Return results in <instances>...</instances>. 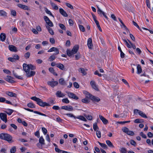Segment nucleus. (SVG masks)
I'll list each match as a JSON object with an SVG mask.
<instances>
[{
    "label": "nucleus",
    "instance_id": "nucleus-1",
    "mask_svg": "<svg viewBox=\"0 0 153 153\" xmlns=\"http://www.w3.org/2000/svg\"><path fill=\"white\" fill-rule=\"evenodd\" d=\"M30 99L37 102V103L39 106L44 107L45 106H50V105L47 102H44L41 99L36 97H33Z\"/></svg>",
    "mask_w": 153,
    "mask_h": 153
},
{
    "label": "nucleus",
    "instance_id": "nucleus-2",
    "mask_svg": "<svg viewBox=\"0 0 153 153\" xmlns=\"http://www.w3.org/2000/svg\"><path fill=\"white\" fill-rule=\"evenodd\" d=\"M0 138L8 141L9 143L12 142V137L11 135L7 133H1L0 134Z\"/></svg>",
    "mask_w": 153,
    "mask_h": 153
},
{
    "label": "nucleus",
    "instance_id": "nucleus-3",
    "mask_svg": "<svg viewBox=\"0 0 153 153\" xmlns=\"http://www.w3.org/2000/svg\"><path fill=\"white\" fill-rule=\"evenodd\" d=\"M24 70H34L36 69V66L31 64L27 65L26 63H24L23 65Z\"/></svg>",
    "mask_w": 153,
    "mask_h": 153
},
{
    "label": "nucleus",
    "instance_id": "nucleus-4",
    "mask_svg": "<svg viewBox=\"0 0 153 153\" xmlns=\"http://www.w3.org/2000/svg\"><path fill=\"white\" fill-rule=\"evenodd\" d=\"M99 4L98 5H97V7L98 9V10H97V12L100 15V16H102V14L103 16L107 19H108V18L107 16L106 15L105 13L103 11H102V10H101L100 8L99 7V6L101 7V5L102 4L100 2H99Z\"/></svg>",
    "mask_w": 153,
    "mask_h": 153
},
{
    "label": "nucleus",
    "instance_id": "nucleus-5",
    "mask_svg": "<svg viewBox=\"0 0 153 153\" xmlns=\"http://www.w3.org/2000/svg\"><path fill=\"white\" fill-rule=\"evenodd\" d=\"M25 72L26 76L28 77H31L33 76L36 74V72L34 71L31 70L30 71V70H24Z\"/></svg>",
    "mask_w": 153,
    "mask_h": 153
},
{
    "label": "nucleus",
    "instance_id": "nucleus-6",
    "mask_svg": "<svg viewBox=\"0 0 153 153\" xmlns=\"http://www.w3.org/2000/svg\"><path fill=\"white\" fill-rule=\"evenodd\" d=\"M61 109L70 111H72L74 110L73 107L71 105L63 106L61 107Z\"/></svg>",
    "mask_w": 153,
    "mask_h": 153
},
{
    "label": "nucleus",
    "instance_id": "nucleus-7",
    "mask_svg": "<svg viewBox=\"0 0 153 153\" xmlns=\"http://www.w3.org/2000/svg\"><path fill=\"white\" fill-rule=\"evenodd\" d=\"M66 93L67 94L68 96L70 98L75 100H78L79 99L78 97L74 93L68 92H66Z\"/></svg>",
    "mask_w": 153,
    "mask_h": 153
},
{
    "label": "nucleus",
    "instance_id": "nucleus-8",
    "mask_svg": "<svg viewBox=\"0 0 153 153\" xmlns=\"http://www.w3.org/2000/svg\"><path fill=\"white\" fill-rule=\"evenodd\" d=\"M52 51H55V53L54 54L55 55H57L59 53V49L56 48L54 47H52L48 51V52H50Z\"/></svg>",
    "mask_w": 153,
    "mask_h": 153
},
{
    "label": "nucleus",
    "instance_id": "nucleus-9",
    "mask_svg": "<svg viewBox=\"0 0 153 153\" xmlns=\"http://www.w3.org/2000/svg\"><path fill=\"white\" fill-rule=\"evenodd\" d=\"M0 118L5 123H6L7 121V114L4 113H0Z\"/></svg>",
    "mask_w": 153,
    "mask_h": 153
},
{
    "label": "nucleus",
    "instance_id": "nucleus-10",
    "mask_svg": "<svg viewBox=\"0 0 153 153\" xmlns=\"http://www.w3.org/2000/svg\"><path fill=\"white\" fill-rule=\"evenodd\" d=\"M13 78L10 76H7V77L4 78V79L9 82L13 83L15 82V81L12 79Z\"/></svg>",
    "mask_w": 153,
    "mask_h": 153
},
{
    "label": "nucleus",
    "instance_id": "nucleus-11",
    "mask_svg": "<svg viewBox=\"0 0 153 153\" xmlns=\"http://www.w3.org/2000/svg\"><path fill=\"white\" fill-rule=\"evenodd\" d=\"M90 84L92 88L94 90L96 91L98 90V88L97 85H96L95 82L94 81H91L90 82Z\"/></svg>",
    "mask_w": 153,
    "mask_h": 153
},
{
    "label": "nucleus",
    "instance_id": "nucleus-12",
    "mask_svg": "<svg viewBox=\"0 0 153 153\" xmlns=\"http://www.w3.org/2000/svg\"><path fill=\"white\" fill-rule=\"evenodd\" d=\"M58 83V82L57 81H49L48 82V84L52 87H54L55 86L57 85Z\"/></svg>",
    "mask_w": 153,
    "mask_h": 153
},
{
    "label": "nucleus",
    "instance_id": "nucleus-13",
    "mask_svg": "<svg viewBox=\"0 0 153 153\" xmlns=\"http://www.w3.org/2000/svg\"><path fill=\"white\" fill-rule=\"evenodd\" d=\"M5 94L7 95L12 97H16L17 96V94H16L10 91L6 92Z\"/></svg>",
    "mask_w": 153,
    "mask_h": 153
},
{
    "label": "nucleus",
    "instance_id": "nucleus-14",
    "mask_svg": "<svg viewBox=\"0 0 153 153\" xmlns=\"http://www.w3.org/2000/svg\"><path fill=\"white\" fill-rule=\"evenodd\" d=\"M17 6L23 9L27 10H30L29 7L27 6L22 5L21 4H18Z\"/></svg>",
    "mask_w": 153,
    "mask_h": 153
},
{
    "label": "nucleus",
    "instance_id": "nucleus-15",
    "mask_svg": "<svg viewBox=\"0 0 153 153\" xmlns=\"http://www.w3.org/2000/svg\"><path fill=\"white\" fill-rule=\"evenodd\" d=\"M90 99L93 101L97 102H98L100 100V98L98 97L94 96L93 95L91 96Z\"/></svg>",
    "mask_w": 153,
    "mask_h": 153
},
{
    "label": "nucleus",
    "instance_id": "nucleus-16",
    "mask_svg": "<svg viewBox=\"0 0 153 153\" xmlns=\"http://www.w3.org/2000/svg\"><path fill=\"white\" fill-rule=\"evenodd\" d=\"M9 50L12 51L16 52L17 51L16 48L13 45H9L8 46Z\"/></svg>",
    "mask_w": 153,
    "mask_h": 153
},
{
    "label": "nucleus",
    "instance_id": "nucleus-17",
    "mask_svg": "<svg viewBox=\"0 0 153 153\" xmlns=\"http://www.w3.org/2000/svg\"><path fill=\"white\" fill-rule=\"evenodd\" d=\"M56 96L58 97H63L65 96V95L62 93L61 91H57L56 93Z\"/></svg>",
    "mask_w": 153,
    "mask_h": 153
},
{
    "label": "nucleus",
    "instance_id": "nucleus-18",
    "mask_svg": "<svg viewBox=\"0 0 153 153\" xmlns=\"http://www.w3.org/2000/svg\"><path fill=\"white\" fill-rule=\"evenodd\" d=\"M59 12L62 15L65 17L68 16V15L66 12L62 9L60 8L59 9Z\"/></svg>",
    "mask_w": 153,
    "mask_h": 153
},
{
    "label": "nucleus",
    "instance_id": "nucleus-19",
    "mask_svg": "<svg viewBox=\"0 0 153 153\" xmlns=\"http://www.w3.org/2000/svg\"><path fill=\"white\" fill-rule=\"evenodd\" d=\"M99 117L100 119L102 121V122L104 124H106L108 123V120L102 116L100 115Z\"/></svg>",
    "mask_w": 153,
    "mask_h": 153
},
{
    "label": "nucleus",
    "instance_id": "nucleus-20",
    "mask_svg": "<svg viewBox=\"0 0 153 153\" xmlns=\"http://www.w3.org/2000/svg\"><path fill=\"white\" fill-rule=\"evenodd\" d=\"M92 39L91 38H89L88 39V43L87 45L88 46L90 49H91L92 47L93 46L92 44Z\"/></svg>",
    "mask_w": 153,
    "mask_h": 153
},
{
    "label": "nucleus",
    "instance_id": "nucleus-21",
    "mask_svg": "<svg viewBox=\"0 0 153 153\" xmlns=\"http://www.w3.org/2000/svg\"><path fill=\"white\" fill-rule=\"evenodd\" d=\"M79 48V45H76L74 47L71 51L74 53L75 54L77 52Z\"/></svg>",
    "mask_w": 153,
    "mask_h": 153
},
{
    "label": "nucleus",
    "instance_id": "nucleus-22",
    "mask_svg": "<svg viewBox=\"0 0 153 153\" xmlns=\"http://www.w3.org/2000/svg\"><path fill=\"white\" fill-rule=\"evenodd\" d=\"M79 71L83 75H85L86 74L87 69H84L83 68H80L79 69Z\"/></svg>",
    "mask_w": 153,
    "mask_h": 153
},
{
    "label": "nucleus",
    "instance_id": "nucleus-23",
    "mask_svg": "<svg viewBox=\"0 0 153 153\" xmlns=\"http://www.w3.org/2000/svg\"><path fill=\"white\" fill-rule=\"evenodd\" d=\"M83 93L85 95L86 97L90 98V99L91 97V96L92 95L89 93L85 91H83Z\"/></svg>",
    "mask_w": 153,
    "mask_h": 153
},
{
    "label": "nucleus",
    "instance_id": "nucleus-24",
    "mask_svg": "<svg viewBox=\"0 0 153 153\" xmlns=\"http://www.w3.org/2000/svg\"><path fill=\"white\" fill-rule=\"evenodd\" d=\"M76 119H79L81 120L86 122L87 120L86 119L84 116L82 115H79L77 117L76 116Z\"/></svg>",
    "mask_w": 153,
    "mask_h": 153
},
{
    "label": "nucleus",
    "instance_id": "nucleus-25",
    "mask_svg": "<svg viewBox=\"0 0 153 153\" xmlns=\"http://www.w3.org/2000/svg\"><path fill=\"white\" fill-rule=\"evenodd\" d=\"M6 35L4 33H1L0 35V38L2 41H4L6 39Z\"/></svg>",
    "mask_w": 153,
    "mask_h": 153
},
{
    "label": "nucleus",
    "instance_id": "nucleus-26",
    "mask_svg": "<svg viewBox=\"0 0 153 153\" xmlns=\"http://www.w3.org/2000/svg\"><path fill=\"white\" fill-rule=\"evenodd\" d=\"M59 82L60 84L63 85H66L65 81L63 78H61L59 80Z\"/></svg>",
    "mask_w": 153,
    "mask_h": 153
},
{
    "label": "nucleus",
    "instance_id": "nucleus-27",
    "mask_svg": "<svg viewBox=\"0 0 153 153\" xmlns=\"http://www.w3.org/2000/svg\"><path fill=\"white\" fill-rule=\"evenodd\" d=\"M137 74H140L141 73L142 71V69L141 66L139 64L137 65Z\"/></svg>",
    "mask_w": 153,
    "mask_h": 153
},
{
    "label": "nucleus",
    "instance_id": "nucleus-28",
    "mask_svg": "<svg viewBox=\"0 0 153 153\" xmlns=\"http://www.w3.org/2000/svg\"><path fill=\"white\" fill-rule=\"evenodd\" d=\"M39 143L42 145H45V140L42 136H41L39 140Z\"/></svg>",
    "mask_w": 153,
    "mask_h": 153
},
{
    "label": "nucleus",
    "instance_id": "nucleus-29",
    "mask_svg": "<svg viewBox=\"0 0 153 153\" xmlns=\"http://www.w3.org/2000/svg\"><path fill=\"white\" fill-rule=\"evenodd\" d=\"M46 27L48 30L49 33L51 35H54V32L51 28H50L49 26H46Z\"/></svg>",
    "mask_w": 153,
    "mask_h": 153
},
{
    "label": "nucleus",
    "instance_id": "nucleus-30",
    "mask_svg": "<svg viewBox=\"0 0 153 153\" xmlns=\"http://www.w3.org/2000/svg\"><path fill=\"white\" fill-rule=\"evenodd\" d=\"M56 67L62 70H64V65L62 64H57Z\"/></svg>",
    "mask_w": 153,
    "mask_h": 153
},
{
    "label": "nucleus",
    "instance_id": "nucleus-31",
    "mask_svg": "<svg viewBox=\"0 0 153 153\" xmlns=\"http://www.w3.org/2000/svg\"><path fill=\"white\" fill-rule=\"evenodd\" d=\"M30 112H33L34 113H36V114H39L40 115H42V116H47L46 114H43L42 113H41V112H39L38 111H33V110H32V109H30Z\"/></svg>",
    "mask_w": 153,
    "mask_h": 153
},
{
    "label": "nucleus",
    "instance_id": "nucleus-32",
    "mask_svg": "<svg viewBox=\"0 0 153 153\" xmlns=\"http://www.w3.org/2000/svg\"><path fill=\"white\" fill-rule=\"evenodd\" d=\"M0 16H7V13L3 10H0Z\"/></svg>",
    "mask_w": 153,
    "mask_h": 153
},
{
    "label": "nucleus",
    "instance_id": "nucleus-33",
    "mask_svg": "<svg viewBox=\"0 0 153 153\" xmlns=\"http://www.w3.org/2000/svg\"><path fill=\"white\" fill-rule=\"evenodd\" d=\"M118 50L120 52V56H121V58H124L125 56V54L122 51L120 47V46H119L118 47Z\"/></svg>",
    "mask_w": 153,
    "mask_h": 153
},
{
    "label": "nucleus",
    "instance_id": "nucleus-34",
    "mask_svg": "<svg viewBox=\"0 0 153 153\" xmlns=\"http://www.w3.org/2000/svg\"><path fill=\"white\" fill-rule=\"evenodd\" d=\"M49 71L51 73L53 74L55 76H57V74L56 73V72H54V70L53 68H49Z\"/></svg>",
    "mask_w": 153,
    "mask_h": 153
},
{
    "label": "nucleus",
    "instance_id": "nucleus-35",
    "mask_svg": "<svg viewBox=\"0 0 153 153\" xmlns=\"http://www.w3.org/2000/svg\"><path fill=\"white\" fill-rule=\"evenodd\" d=\"M106 143L110 147L114 148V146L111 142L109 140L106 141Z\"/></svg>",
    "mask_w": 153,
    "mask_h": 153
},
{
    "label": "nucleus",
    "instance_id": "nucleus-36",
    "mask_svg": "<svg viewBox=\"0 0 153 153\" xmlns=\"http://www.w3.org/2000/svg\"><path fill=\"white\" fill-rule=\"evenodd\" d=\"M55 55L53 54L51 55L48 58V61H52L54 60L56 58V57L55 56Z\"/></svg>",
    "mask_w": 153,
    "mask_h": 153
},
{
    "label": "nucleus",
    "instance_id": "nucleus-37",
    "mask_svg": "<svg viewBox=\"0 0 153 153\" xmlns=\"http://www.w3.org/2000/svg\"><path fill=\"white\" fill-rule=\"evenodd\" d=\"M66 52L67 55L69 56H71L74 54L72 51L69 50H67Z\"/></svg>",
    "mask_w": 153,
    "mask_h": 153
},
{
    "label": "nucleus",
    "instance_id": "nucleus-38",
    "mask_svg": "<svg viewBox=\"0 0 153 153\" xmlns=\"http://www.w3.org/2000/svg\"><path fill=\"white\" fill-rule=\"evenodd\" d=\"M27 106L29 108H35V105L32 102H29L27 104Z\"/></svg>",
    "mask_w": 153,
    "mask_h": 153
},
{
    "label": "nucleus",
    "instance_id": "nucleus-39",
    "mask_svg": "<svg viewBox=\"0 0 153 153\" xmlns=\"http://www.w3.org/2000/svg\"><path fill=\"white\" fill-rule=\"evenodd\" d=\"M13 75L17 78L20 79H23V78L22 77L20 76H17L16 73L14 71H13Z\"/></svg>",
    "mask_w": 153,
    "mask_h": 153
},
{
    "label": "nucleus",
    "instance_id": "nucleus-40",
    "mask_svg": "<svg viewBox=\"0 0 153 153\" xmlns=\"http://www.w3.org/2000/svg\"><path fill=\"white\" fill-rule=\"evenodd\" d=\"M139 114L143 118H147V117L146 114L141 111L140 112Z\"/></svg>",
    "mask_w": 153,
    "mask_h": 153
},
{
    "label": "nucleus",
    "instance_id": "nucleus-41",
    "mask_svg": "<svg viewBox=\"0 0 153 153\" xmlns=\"http://www.w3.org/2000/svg\"><path fill=\"white\" fill-rule=\"evenodd\" d=\"M84 116L88 120H91L92 119V117L91 115H88L87 116L86 114H84Z\"/></svg>",
    "mask_w": 153,
    "mask_h": 153
},
{
    "label": "nucleus",
    "instance_id": "nucleus-42",
    "mask_svg": "<svg viewBox=\"0 0 153 153\" xmlns=\"http://www.w3.org/2000/svg\"><path fill=\"white\" fill-rule=\"evenodd\" d=\"M98 143L99 145L104 149H107L108 147L105 144L101 143L99 142H98Z\"/></svg>",
    "mask_w": 153,
    "mask_h": 153
},
{
    "label": "nucleus",
    "instance_id": "nucleus-43",
    "mask_svg": "<svg viewBox=\"0 0 153 153\" xmlns=\"http://www.w3.org/2000/svg\"><path fill=\"white\" fill-rule=\"evenodd\" d=\"M68 117H73L74 119H76V116L74 115L73 114L71 113H68L65 114Z\"/></svg>",
    "mask_w": 153,
    "mask_h": 153
},
{
    "label": "nucleus",
    "instance_id": "nucleus-44",
    "mask_svg": "<svg viewBox=\"0 0 153 153\" xmlns=\"http://www.w3.org/2000/svg\"><path fill=\"white\" fill-rule=\"evenodd\" d=\"M45 12L48 14H49V15H50V16H53V17H54L53 15L51 13V11H49V10H48V9L46 7H45Z\"/></svg>",
    "mask_w": 153,
    "mask_h": 153
},
{
    "label": "nucleus",
    "instance_id": "nucleus-45",
    "mask_svg": "<svg viewBox=\"0 0 153 153\" xmlns=\"http://www.w3.org/2000/svg\"><path fill=\"white\" fill-rule=\"evenodd\" d=\"M62 101L63 102L67 104L69 103L70 102V101L67 98L62 99Z\"/></svg>",
    "mask_w": 153,
    "mask_h": 153
},
{
    "label": "nucleus",
    "instance_id": "nucleus-46",
    "mask_svg": "<svg viewBox=\"0 0 153 153\" xmlns=\"http://www.w3.org/2000/svg\"><path fill=\"white\" fill-rule=\"evenodd\" d=\"M93 128L94 131H96L97 129H99V128L97 125V123H95L93 125Z\"/></svg>",
    "mask_w": 153,
    "mask_h": 153
},
{
    "label": "nucleus",
    "instance_id": "nucleus-47",
    "mask_svg": "<svg viewBox=\"0 0 153 153\" xmlns=\"http://www.w3.org/2000/svg\"><path fill=\"white\" fill-rule=\"evenodd\" d=\"M122 25H121L122 28H124V29L127 31H129V30L128 29L127 27L123 23L121 24Z\"/></svg>",
    "mask_w": 153,
    "mask_h": 153
},
{
    "label": "nucleus",
    "instance_id": "nucleus-48",
    "mask_svg": "<svg viewBox=\"0 0 153 153\" xmlns=\"http://www.w3.org/2000/svg\"><path fill=\"white\" fill-rule=\"evenodd\" d=\"M16 151V149L15 146L13 147L10 150L11 153H15Z\"/></svg>",
    "mask_w": 153,
    "mask_h": 153
},
{
    "label": "nucleus",
    "instance_id": "nucleus-49",
    "mask_svg": "<svg viewBox=\"0 0 153 153\" xmlns=\"http://www.w3.org/2000/svg\"><path fill=\"white\" fill-rule=\"evenodd\" d=\"M13 111H14L12 109H8V111H6V112L8 115H10L12 114Z\"/></svg>",
    "mask_w": 153,
    "mask_h": 153
},
{
    "label": "nucleus",
    "instance_id": "nucleus-50",
    "mask_svg": "<svg viewBox=\"0 0 153 153\" xmlns=\"http://www.w3.org/2000/svg\"><path fill=\"white\" fill-rule=\"evenodd\" d=\"M46 23L48 24V26L49 27H53V25L52 22L50 20L47 22H46Z\"/></svg>",
    "mask_w": 153,
    "mask_h": 153
},
{
    "label": "nucleus",
    "instance_id": "nucleus-51",
    "mask_svg": "<svg viewBox=\"0 0 153 153\" xmlns=\"http://www.w3.org/2000/svg\"><path fill=\"white\" fill-rule=\"evenodd\" d=\"M13 59L15 60V61L18 60L19 59V56L17 55V54H15L13 55Z\"/></svg>",
    "mask_w": 153,
    "mask_h": 153
},
{
    "label": "nucleus",
    "instance_id": "nucleus-52",
    "mask_svg": "<svg viewBox=\"0 0 153 153\" xmlns=\"http://www.w3.org/2000/svg\"><path fill=\"white\" fill-rule=\"evenodd\" d=\"M129 130V129L128 128L126 127H124L122 129V131L126 133L127 134V133H128V131Z\"/></svg>",
    "mask_w": 153,
    "mask_h": 153
},
{
    "label": "nucleus",
    "instance_id": "nucleus-53",
    "mask_svg": "<svg viewBox=\"0 0 153 153\" xmlns=\"http://www.w3.org/2000/svg\"><path fill=\"white\" fill-rule=\"evenodd\" d=\"M51 5L54 9L57 10L58 9V7L54 3H51Z\"/></svg>",
    "mask_w": 153,
    "mask_h": 153
},
{
    "label": "nucleus",
    "instance_id": "nucleus-54",
    "mask_svg": "<svg viewBox=\"0 0 153 153\" xmlns=\"http://www.w3.org/2000/svg\"><path fill=\"white\" fill-rule=\"evenodd\" d=\"M120 152L121 153H126L127 151L125 148H122L121 149Z\"/></svg>",
    "mask_w": 153,
    "mask_h": 153
},
{
    "label": "nucleus",
    "instance_id": "nucleus-55",
    "mask_svg": "<svg viewBox=\"0 0 153 153\" xmlns=\"http://www.w3.org/2000/svg\"><path fill=\"white\" fill-rule=\"evenodd\" d=\"M96 133L97 137L98 138H100L101 137V133L100 131L98 130L96 131Z\"/></svg>",
    "mask_w": 153,
    "mask_h": 153
},
{
    "label": "nucleus",
    "instance_id": "nucleus-56",
    "mask_svg": "<svg viewBox=\"0 0 153 153\" xmlns=\"http://www.w3.org/2000/svg\"><path fill=\"white\" fill-rule=\"evenodd\" d=\"M79 27L80 30L83 32H84L85 30V29L84 27L82 25H79Z\"/></svg>",
    "mask_w": 153,
    "mask_h": 153
},
{
    "label": "nucleus",
    "instance_id": "nucleus-57",
    "mask_svg": "<svg viewBox=\"0 0 153 153\" xmlns=\"http://www.w3.org/2000/svg\"><path fill=\"white\" fill-rule=\"evenodd\" d=\"M59 26L61 29L65 30L66 27L63 24L60 23L59 24Z\"/></svg>",
    "mask_w": 153,
    "mask_h": 153
},
{
    "label": "nucleus",
    "instance_id": "nucleus-58",
    "mask_svg": "<svg viewBox=\"0 0 153 153\" xmlns=\"http://www.w3.org/2000/svg\"><path fill=\"white\" fill-rule=\"evenodd\" d=\"M30 53L29 52L26 53L24 55V57L26 59H28L30 56Z\"/></svg>",
    "mask_w": 153,
    "mask_h": 153
},
{
    "label": "nucleus",
    "instance_id": "nucleus-59",
    "mask_svg": "<svg viewBox=\"0 0 153 153\" xmlns=\"http://www.w3.org/2000/svg\"><path fill=\"white\" fill-rule=\"evenodd\" d=\"M11 15L14 16H16V11L14 10H11Z\"/></svg>",
    "mask_w": 153,
    "mask_h": 153
},
{
    "label": "nucleus",
    "instance_id": "nucleus-60",
    "mask_svg": "<svg viewBox=\"0 0 153 153\" xmlns=\"http://www.w3.org/2000/svg\"><path fill=\"white\" fill-rule=\"evenodd\" d=\"M42 129L44 134H46L47 132V129L45 127H42Z\"/></svg>",
    "mask_w": 153,
    "mask_h": 153
},
{
    "label": "nucleus",
    "instance_id": "nucleus-61",
    "mask_svg": "<svg viewBox=\"0 0 153 153\" xmlns=\"http://www.w3.org/2000/svg\"><path fill=\"white\" fill-rule=\"evenodd\" d=\"M65 4L68 7L70 8L71 9H74V7H73V6L72 5L68 3H65Z\"/></svg>",
    "mask_w": 153,
    "mask_h": 153
},
{
    "label": "nucleus",
    "instance_id": "nucleus-62",
    "mask_svg": "<svg viewBox=\"0 0 153 153\" xmlns=\"http://www.w3.org/2000/svg\"><path fill=\"white\" fill-rule=\"evenodd\" d=\"M82 102L84 103H88L89 102L87 98L83 99L82 100Z\"/></svg>",
    "mask_w": 153,
    "mask_h": 153
},
{
    "label": "nucleus",
    "instance_id": "nucleus-63",
    "mask_svg": "<svg viewBox=\"0 0 153 153\" xmlns=\"http://www.w3.org/2000/svg\"><path fill=\"white\" fill-rule=\"evenodd\" d=\"M73 85L74 87L76 88H79V85L76 82H74L73 83Z\"/></svg>",
    "mask_w": 153,
    "mask_h": 153
},
{
    "label": "nucleus",
    "instance_id": "nucleus-64",
    "mask_svg": "<svg viewBox=\"0 0 153 153\" xmlns=\"http://www.w3.org/2000/svg\"><path fill=\"white\" fill-rule=\"evenodd\" d=\"M127 134L129 135L133 136L134 134V133L132 131L128 130V132L127 133Z\"/></svg>",
    "mask_w": 153,
    "mask_h": 153
}]
</instances>
